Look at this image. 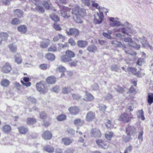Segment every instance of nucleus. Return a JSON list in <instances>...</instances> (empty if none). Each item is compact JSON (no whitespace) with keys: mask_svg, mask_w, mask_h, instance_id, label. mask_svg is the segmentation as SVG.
<instances>
[{"mask_svg":"<svg viewBox=\"0 0 153 153\" xmlns=\"http://www.w3.org/2000/svg\"><path fill=\"white\" fill-rule=\"evenodd\" d=\"M42 137L45 140H49L52 138L53 135L50 131L47 130L43 132L42 134Z\"/></svg>","mask_w":153,"mask_h":153,"instance_id":"11","label":"nucleus"},{"mask_svg":"<svg viewBox=\"0 0 153 153\" xmlns=\"http://www.w3.org/2000/svg\"><path fill=\"white\" fill-rule=\"evenodd\" d=\"M147 100L148 104L149 105H151L153 103V93H149L148 94Z\"/></svg>","mask_w":153,"mask_h":153,"instance_id":"24","label":"nucleus"},{"mask_svg":"<svg viewBox=\"0 0 153 153\" xmlns=\"http://www.w3.org/2000/svg\"><path fill=\"white\" fill-rule=\"evenodd\" d=\"M143 60L141 59H139L137 62V64L138 65H141Z\"/></svg>","mask_w":153,"mask_h":153,"instance_id":"61","label":"nucleus"},{"mask_svg":"<svg viewBox=\"0 0 153 153\" xmlns=\"http://www.w3.org/2000/svg\"><path fill=\"white\" fill-rule=\"evenodd\" d=\"M20 23V21L17 18L13 19L11 21V23L13 25H17Z\"/></svg>","mask_w":153,"mask_h":153,"instance_id":"45","label":"nucleus"},{"mask_svg":"<svg viewBox=\"0 0 153 153\" xmlns=\"http://www.w3.org/2000/svg\"><path fill=\"white\" fill-rule=\"evenodd\" d=\"M39 67L41 69L45 70L48 68V65L46 64H42L39 65Z\"/></svg>","mask_w":153,"mask_h":153,"instance_id":"47","label":"nucleus"},{"mask_svg":"<svg viewBox=\"0 0 153 153\" xmlns=\"http://www.w3.org/2000/svg\"><path fill=\"white\" fill-rule=\"evenodd\" d=\"M53 27L54 29L60 31L62 29L59 25L57 24L56 22H55L54 24Z\"/></svg>","mask_w":153,"mask_h":153,"instance_id":"49","label":"nucleus"},{"mask_svg":"<svg viewBox=\"0 0 153 153\" xmlns=\"http://www.w3.org/2000/svg\"><path fill=\"white\" fill-rule=\"evenodd\" d=\"M73 91V89L70 87H65L62 89V93L64 94H68Z\"/></svg>","mask_w":153,"mask_h":153,"instance_id":"29","label":"nucleus"},{"mask_svg":"<svg viewBox=\"0 0 153 153\" xmlns=\"http://www.w3.org/2000/svg\"><path fill=\"white\" fill-rule=\"evenodd\" d=\"M56 153H62V149L60 148H57L56 149Z\"/></svg>","mask_w":153,"mask_h":153,"instance_id":"63","label":"nucleus"},{"mask_svg":"<svg viewBox=\"0 0 153 153\" xmlns=\"http://www.w3.org/2000/svg\"><path fill=\"white\" fill-rule=\"evenodd\" d=\"M59 90V87L58 86H56L52 89V91L55 92L57 93Z\"/></svg>","mask_w":153,"mask_h":153,"instance_id":"55","label":"nucleus"},{"mask_svg":"<svg viewBox=\"0 0 153 153\" xmlns=\"http://www.w3.org/2000/svg\"><path fill=\"white\" fill-rule=\"evenodd\" d=\"M8 47L11 52L13 53H15L17 52V47L13 43L9 45Z\"/></svg>","mask_w":153,"mask_h":153,"instance_id":"27","label":"nucleus"},{"mask_svg":"<svg viewBox=\"0 0 153 153\" xmlns=\"http://www.w3.org/2000/svg\"><path fill=\"white\" fill-rule=\"evenodd\" d=\"M81 17L80 14L75 16H73V19L74 21L77 23H81L83 22V21L81 19Z\"/></svg>","mask_w":153,"mask_h":153,"instance_id":"32","label":"nucleus"},{"mask_svg":"<svg viewBox=\"0 0 153 153\" xmlns=\"http://www.w3.org/2000/svg\"><path fill=\"white\" fill-rule=\"evenodd\" d=\"M60 9L61 16L65 18H68L71 16V9L68 7L61 6L58 4Z\"/></svg>","mask_w":153,"mask_h":153,"instance_id":"3","label":"nucleus"},{"mask_svg":"<svg viewBox=\"0 0 153 153\" xmlns=\"http://www.w3.org/2000/svg\"><path fill=\"white\" fill-rule=\"evenodd\" d=\"M73 142L74 140L72 139L65 137L62 139L61 143L65 146H68L71 144Z\"/></svg>","mask_w":153,"mask_h":153,"instance_id":"16","label":"nucleus"},{"mask_svg":"<svg viewBox=\"0 0 153 153\" xmlns=\"http://www.w3.org/2000/svg\"><path fill=\"white\" fill-rule=\"evenodd\" d=\"M94 22L96 24H100L102 23L104 18L103 13L100 12V13H97L96 15L94 16Z\"/></svg>","mask_w":153,"mask_h":153,"instance_id":"10","label":"nucleus"},{"mask_svg":"<svg viewBox=\"0 0 153 153\" xmlns=\"http://www.w3.org/2000/svg\"><path fill=\"white\" fill-rule=\"evenodd\" d=\"M8 37V34L6 32H1L0 33V45L2 44L3 41L7 42Z\"/></svg>","mask_w":153,"mask_h":153,"instance_id":"18","label":"nucleus"},{"mask_svg":"<svg viewBox=\"0 0 153 153\" xmlns=\"http://www.w3.org/2000/svg\"><path fill=\"white\" fill-rule=\"evenodd\" d=\"M57 51V48L55 45H51L48 48V51L51 52H56Z\"/></svg>","mask_w":153,"mask_h":153,"instance_id":"41","label":"nucleus"},{"mask_svg":"<svg viewBox=\"0 0 153 153\" xmlns=\"http://www.w3.org/2000/svg\"><path fill=\"white\" fill-rule=\"evenodd\" d=\"M49 16L52 20L55 22H59L60 20L59 17L55 13H53L51 14Z\"/></svg>","mask_w":153,"mask_h":153,"instance_id":"28","label":"nucleus"},{"mask_svg":"<svg viewBox=\"0 0 153 153\" xmlns=\"http://www.w3.org/2000/svg\"><path fill=\"white\" fill-rule=\"evenodd\" d=\"M84 3L86 5L89 6L90 5V0H84Z\"/></svg>","mask_w":153,"mask_h":153,"instance_id":"62","label":"nucleus"},{"mask_svg":"<svg viewBox=\"0 0 153 153\" xmlns=\"http://www.w3.org/2000/svg\"><path fill=\"white\" fill-rule=\"evenodd\" d=\"M60 38H62V39H65V37L62 34H59L58 35L55 36L53 37V41L54 42H57Z\"/></svg>","mask_w":153,"mask_h":153,"instance_id":"42","label":"nucleus"},{"mask_svg":"<svg viewBox=\"0 0 153 153\" xmlns=\"http://www.w3.org/2000/svg\"><path fill=\"white\" fill-rule=\"evenodd\" d=\"M46 42H42L40 44V46L43 48L47 47L49 44L50 40L47 39L46 40Z\"/></svg>","mask_w":153,"mask_h":153,"instance_id":"40","label":"nucleus"},{"mask_svg":"<svg viewBox=\"0 0 153 153\" xmlns=\"http://www.w3.org/2000/svg\"><path fill=\"white\" fill-rule=\"evenodd\" d=\"M64 54L60 56V60L63 62L68 63L69 65L71 67H76L78 65L79 61L76 59L72 60V58L75 56L74 52L70 50H67L64 52Z\"/></svg>","mask_w":153,"mask_h":153,"instance_id":"1","label":"nucleus"},{"mask_svg":"<svg viewBox=\"0 0 153 153\" xmlns=\"http://www.w3.org/2000/svg\"><path fill=\"white\" fill-rule=\"evenodd\" d=\"M72 96L74 100H78L81 98L79 95L75 94H72Z\"/></svg>","mask_w":153,"mask_h":153,"instance_id":"53","label":"nucleus"},{"mask_svg":"<svg viewBox=\"0 0 153 153\" xmlns=\"http://www.w3.org/2000/svg\"><path fill=\"white\" fill-rule=\"evenodd\" d=\"M56 70H58L60 72H64L66 71V68L64 67L62 65H60L57 67Z\"/></svg>","mask_w":153,"mask_h":153,"instance_id":"46","label":"nucleus"},{"mask_svg":"<svg viewBox=\"0 0 153 153\" xmlns=\"http://www.w3.org/2000/svg\"><path fill=\"white\" fill-rule=\"evenodd\" d=\"M10 83V81L6 79H2L1 82V85L4 87H7L9 85Z\"/></svg>","mask_w":153,"mask_h":153,"instance_id":"35","label":"nucleus"},{"mask_svg":"<svg viewBox=\"0 0 153 153\" xmlns=\"http://www.w3.org/2000/svg\"><path fill=\"white\" fill-rule=\"evenodd\" d=\"M96 143L100 147L104 149H106L109 146V143L107 141H105L101 139H98L96 140Z\"/></svg>","mask_w":153,"mask_h":153,"instance_id":"7","label":"nucleus"},{"mask_svg":"<svg viewBox=\"0 0 153 153\" xmlns=\"http://www.w3.org/2000/svg\"><path fill=\"white\" fill-rule=\"evenodd\" d=\"M18 129L19 133L21 134H27L29 132L28 128L24 126L18 127Z\"/></svg>","mask_w":153,"mask_h":153,"instance_id":"19","label":"nucleus"},{"mask_svg":"<svg viewBox=\"0 0 153 153\" xmlns=\"http://www.w3.org/2000/svg\"><path fill=\"white\" fill-rule=\"evenodd\" d=\"M30 80V79L29 76H27L26 77H24L23 78H22L21 82L23 85L26 87H29L31 84V82H29Z\"/></svg>","mask_w":153,"mask_h":153,"instance_id":"15","label":"nucleus"},{"mask_svg":"<svg viewBox=\"0 0 153 153\" xmlns=\"http://www.w3.org/2000/svg\"><path fill=\"white\" fill-rule=\"evenodd\" d=\"M18 30L21 33H25L27 30V28L25 25L19 26L17 27Z\"/></svg>","mask_w":153,"mask_h":153,"instance_id":"21","label":"nucleus"},{"mask_svg":"<svg viewBox=\"0 0 153 153\" xmlns=\"http://www.w3.org/2000/svg\"><path fill=\"white\" fill-rule=\"evenodd\" d=\"M66 33L68 35H73L74 37H76L79 35V32L77 29L71 28L69 29V31H67Z\"/></svg>","mask_w":153,"mask_h":153,"instance_id":"13","label":"nucleus"},{"mask_svg":"<svg viewBox=\"0 0 153 153\" xmlns=\"http://www.w3.org/2000/svg\"><path fill=\"white\" fill-rule=\"evenodd\" d=\"M26 122L27 125H33L36 123L37 120L34 118L28 117L27 119Z\"/></svg>","mask_w":153,"mask_h":153,"instance_id":"25","label":"nucleus"},{"mask_svg":"<svg viewBox=\"0 0 153 153\" xmlns=\"http://www.w3.org/2000/svg\"><path fill=\"white\" fill-rule=\"evenodd\" d=\"M14 60L15 62L18 64H21L22 62V59L21 56H15Z\"/></svg>","mask_w":153,"mask_h":153,"instance_id":"39","label":"nucleus"},{"mask_svg":"<svg viewBox=\"0 0 153 153\" xmlns=\"http://www.w3.org/2000/svg\"><path fill=\"white\" fill-rule=\"evenodd\" d=\"M90 136L92 137L99 138L101 137L102 134L98 129L93 128L90 131Z\"/></svg>","mask_w":153,"mask_h":153,"instance_id":"6","label":"nucleus"},{"mask_svg":"<svg viewBox=\"0 0 153 153\" xmlns=\"http://www.w3.org/2000/svg\"><path fill=\"white\" fill-rule=\"evenodd\" d=\"M65 153H74V150L71 148H68L65 151Z\"/></svg>","mask_w":153,"mask_h":153,"instance_id":"57","label":"nucleus"},{"mask_svg":"<svg viewBox=\"0 0 153 153\" xmlns=\"http://www.w3.org/2000/svg\"><path fill=\"white\" fill-rule=\"evenodd\" d=\"M68 110L71 114L75 115L78 114L80 111L79 108L76 106L70 107Z\"/></svg>","mask_w":153,"mask_h":153,"instance_id":"12","label":"nucleus"},{"mask_svg":"<svg viewBox=\"0 0 153 153\" xmlns=\"http://www.w3.org/2000/svg\"><path fill=\"white\" fill-rule=\"evenodd\" d=\"M14 15L17 16L18 17L20 18L23 15V13L22 10L19 9H16L13 10Z\"/></svg>","mask_w":153,"mask_h":153,"instance_id":"26","label":"nucleus"},{"mask_svg":"<svg viewBox=\"0 0 153 153\" xmlns=\"http://www.w3.org/2000/svg\"><path fill=\"white\" fill-rule=\"evenodd\" d=\"M123 140L126 142H127L129 141L131 139V136H128V137L125 136L123 138Z\"/></svg>","mask_w":153,"mask_h":153,"instance_id":"56","label":"nucleus"},{"mask_svg":"<svg viewBox=\"0 0 153 153\" xmlns=\"http://www.w3.org/2000/svg\"><path fill=\"white\" fill-rule=\"evenodd\" d=\"M72 13L73 16H75L80 14L79 8L78 7H74L72 10Z\"/></svg>","mask_w":153,"mask_h":153,"instance_id":"33","label":"nucleus"},{"mask_svg":"<svg viewBox=\"0 0 153 153\" xmlns=\"http://www.w3.org/2000/svg\"><path fill=\"white\" fill-rule=\"evenodd\" d=\"M2 131L5 133H9L11 130V128L10 126L7 124L5 125L1 128Z\"/></svg>","mask_w":153,"mask_h":153,"instance_id":"22","label":"nucleus"},{"mask_svg":"<svg viewBox=\"0 0 153 153\" xmlns=\"http://www.w3.org/2000/svg\"><path fill=\"white\" fill-rule=\"evenodd\" d=\"M74 123L76 126H82L83 124L84 121L80 119H76L74 120Z\"/></svg>","mask_w":153,"mask_h":153,"instance_id":"31","label":"nucleus"},{"mask_svg":"<svg viewBox=\"0 0 153 153\" xmlns=\"http://www.w3.org/2000/svg\"><path fill=\"white\" fill-rule=\"evenodd\" d=\"M12 69V68L10 64L7 62L2 67L1 71L3 73L8 74L11 71Z\"/></svg>","mask_w":153,"mask_h":153,"instance_id":"8","label":"nucleus"},{"mask_svg":"<svg viewBox=\"0 0 153 153\" xmlns=\"http://www.w3.org/2000/svg\"><path fill=\"white\" fill-rule=\"evenodd\" d=\"M92 2V6L97 8L99 6L98 4L97 3L95 2L94 1H93Z\"/></svg>","mask_w":153,"mask_h":153,"instance_id":"64","label":"nucleus"},{"mask_svg":"<svg viewBox=\"0 0 153 153\" xmlns=\"http://www.w3.org/2000/svg\"><path fill=\"white\" fill-rule=\"evenodd\" d=\"M105 136L107 139L111 140V138L113 136V133L112 132H109L108 134H105Z\"/></svg>","mask_w":153,"mask_h":153,"instance_id":"43","label":"nucleus"},{"mask_svg":"<svg viewBox=\"0 0 153 153\" xmlns=\"http://www.w3.org/2000/svg\"><path fill=\"white\" fill-rule=\"evenodd\" d=\"M96 118L94 112L90 111L88 112L85 117V120L87 122H90L93 121Z\"/></svg>","mask_w":153,"mask_h":153,"instance_id":"9","label":"nucleus"},{"mask_svg":"<svg viewBox=\"0 0 153 153\" xmlns=\"http://www.w3.org/2000/svg\"><path fill=\"white\" fill-rule=\"evenodd\" d=\"M120 22L119 21H114L111 22L110 25L112 27L118 26L120 25Z\"/></svg>","mask_w":153,"mask_h":153,"instance_id":"44","label":"nucleus"},{"mask_svg":"<svg viewBox=\"0 0 153 153\" xmlns=\"http://www.w3.org/2000/svg\"><path fill=\"white\" fill-rule=\"evenodd\" d=\"M36 86L37 90L40 92L45 93L47 91V88L44 81H41L37 83Z\"/></svg>","mask_w":153,"mask_h":153,"instance_id":"5","label":"nucleus"},{"mask_svg":"<svg viewBox=\"0 0 153 153\" xmlns=\"http://www.w3.org/2000/svg\"><path fill=\"white\" fill-rule=\"evenodd\" d=\"M124 41L126 42H128V43H132L133 41L132 39L130 37H125L124 38Z\"/></svg>","mask_w":153,"mask_h":153,"instance_id":"51","label":"nucleus"},{"mask_svg":"<svg viewBox=\"0 0 153 153\" xmlns=\"http://www.w3.org/2000/svg\"><path fill=\"white\" fill-rule=\"evenodd\" d=\"M46 83L49 84H53L56 81V78L54 76H50L47 77L45 80Z\"/></svg>","mask_w":153,"mask_h":153,"instance_id":"17","label":"nucleus"},{"mask_svg":"<svg viewBox=\"0 0 153 153\" xmlns=\"http://www.w3.org/2000/svg\"><path fill=\"white\" fill-rule=\"evenodd\" d=\"M66 118V115L64 114H61L57 117L56 119L59 121H61L65 120Z\"/></svg>","mask_w":153,"mask_h":153,"instance_id":"36","label":"nucleus"},{"mask_svg":"<svg viewBox=\"0 0 153 153\" xmlns=\"http://www.w3.org/2000/svg\"><path fill=\"white\" fill-rule=\"evenodd\" d=\"M125 132L128 136H134L136 134V129L134 126L128 125L126 128Z\"/></svg>","mask_w":153,"mask_h":153,"instance_id":"4","label":"nucleus"},{"mask_svg":"<svg viewBox=\"0 0 153 153\" xmlns=\"http://www.w3.org/2000/svg\"><path fill=\"white\" fill-rule=\"evenodd\" d=\"M42 5L46 9L49 10L51 7L52 4L51 3H49L47 1H44Z\"/></svg>","mask_w":153,"mask_h":153,"instance_id":"37","label":"nucleus"},{"mask_svg":"<svg viewBox=\"0 0 153 153\" xmlns=\"http://www.w3.org/2000/svg\"><path fill=\"white\" fill-rule=\"evenodd\" d=\"M94 98L93 96L90 93L87 92H85V97L83 99V100L86 101H91L93 100Z\"/></svg>","mask_w":153,"mask_h":153,"instance_id":"20","label":"nucleus"},{"mask_svg":"<svg viewBox=\"0 0 153 153\" xmlns=\"http://www.w3.org/2000/svg\"><path fill=\"white\" fill-rule=\"evenodd\" d=\"M143 129H142L141 131L139 132L138 135V138L139 140H141L142 141L143 140Z\"/></svg>","mask_w":153,"mask_h":153,"instance_id":"52","label":"nucleus"},{"mask_svg":"<svg viewBox=\"0 0 153 153\" xmlns=\"http://www.w3.org/2000/svg\"><path fill=\"white\" fill-rule=\"evenodd\" d=\"M127 71L129 73H132L138 77L140 78L142 76L140 72L139 71L137 72V69L134 68L128 67L127 69Z\"/></svg>","mask_w":153,"mask_h":153,"instance_id":"14","label":"nucleus"},{"mask_svg":"<svg viewBox=\"0 0 153 153\" xmlns=\"http://www.w3.org/2000/svg\"><path fill=\"white\" fill-rule=\"evenodd\" d=\"M134 118L133 115L131 113L123 112L119 117L118 120L123 123H128Z\"/></svg>","mask_w":153,"mask_h":153,"instance_id":"2","label":"nucleus"},{"mask_svg":"<svg viewBox=\"0 0 153 153\" xmlns=\"http://www.w3.org/2000/svg\"><path fill=\"white\" fill-rule=\"evenodd\" d=\"M77 45L79 47L84 48L87 46V42L85 41L79 40L77 42Z\"/></svg>","mask_w":153,"mask_h":153,"instance_id":"23","label":"nucleus"},{"mask_svg":"<svg viewBox=\"0 0 153 153\" xmlns=\"http://www.w3.org/2000/svg\"><path fill=\"white\" fill-rule=\"evenodd\" d=\"M102 34L104 36L107 37L108 39H111V36L107 33H103Z\"/></svg>","mask_w":153,"mask_h":153,"instance_id":"58","label":"nucleus"},{"mask_svg":"<svg viewBox=\"0 0 153 153\" xmlns=\"http://www.w3.org/2000/svg\"><path fill=\"white\" fill-rule=\"evenodd\" d=\"M39 117L41 119L43 120H45L47 117V113L44 111H42L39 113Z\"/></svg>","mask_w":153,"mask_h":153,"instance_id":"38","label":"nucleus"},{"mask_svg":"<svg viewBox=\"0 0 153 153\" xmlns=\"http://www.w3.org/2000/svg\"><path fill=\"white\" fill-rule=\"evenodd\" d=\"M111 125V120H108L107 123L106 124V126L108 128H110Z\"/></svg>","mask_w":153,"mask_h":153,"instance_id":"59","label":"nucleus"},{"mask_svg":"<svg viewBox=\"0 0 153 153\" xmlns=\"http://www.w3.org/2000/svg\"><path fill=\"white\" fill-rule=\"evenodd\" d=\"M44 150L47 152L52 153L54 152V149L53 147L50 146H47L44 147Z\"/></svg>","mask_w":153,"mask_h":153,"instance_id":"34","label":"nucleus"},{"mask_svg":"<svg viewBox=\"0 0 153 153\" xmlns=\"http://www.w3.org/2000/svg\"><path fill=\"white\" fill-rule=\"evenodd\" d=\"M35 9L43 13L45 12V10L43 7L41 6H37L36 7Z\"/></svg>","mask_w":153,"mask_h":153,"instance_id":"48","label":"nucleus"},{"mask_svg":"<svg viewBox=\"0 0 153 153\" xmlns=\"http://www.w3.org/2000/svg\"><path fill=\"white\" fill-rule=\"evenodd\" d=\"M116 90L120 93H123L124 91L123 88L120 86H117V88L116 89Z\"/></svg>","mask_w":153,"mask_h":153,"instance_id":"50","label":"nucleus"},{"mask_svg":"<svg viewBox=\"0 0 153 153\" xmlns=\"http://www.w3.org/2000/svg\"><path fill=\"white\" fill-rule=\"evenodd\" d=\"M45 56L48 60L51 61L54 60L55 58V56L53 54L50 53H46Z\"/></svg>","mask_w":153,"mask_h":153,"instance_id":"30","label":"nucleus"},{"mask_svg":"<svg viewBox=\"0 0 153 153\" xmlns=\"http://www.w3.org/2000/svg\"><path fill=\"white\" fill-rule=\"evenodd\" d=\"M69 43L71 45L74 46L76 45V42L72 38H70L68 41Z\"/></svg>","mask_w":153,"mask_h":153,"instance_id":"54","label":"nucleus"},{"mask_svg":"<svg viewBox=\"0 0 153 153\" xmlns=\"http://www.w3.org/2000/svg\"><path fill=\"white\" fill-rule=\"evenodd\" d=\"M69 46V44L68 42H65L64 44H62L61 47L63 48H68Z\"/></svg>","mask_w":153,"mask_h":153,"instance_id":"60","label":"nucleus"}]
</instances>
